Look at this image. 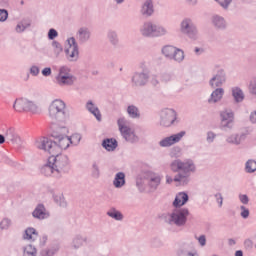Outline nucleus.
Wrapping results in <instances>:
<instances>
[{"instance_id": "f257e3e1", "label": "nucleus", "mask_w": 256, "mask_h": 256, "mask_svg": "<svg viewBox=\"0 0 256 256\" xmlns=\"http://www.w3.org/2000/svg\"><path fill=\"white\" fill-rule=\"evenodd\" d=\"M171 171L174 173H178L174 177L175 183L179 185H186L189 182V174L195 173L196 167L193 160H185L184 162L181 160H174L170 165ZM182 171V173H179Z\"/></svg>"}, {"instance_id": "f03ea898", "label": "nucleus", "mask_w": 256, "mask_h": 256, "mask_svg": "<svg viewBox=\"0 0 256 256\" xmlns=\"http://www.w3.org/2000/svg\"><path fill=\"white\" fill-rule=\"evenodd\" d=\"M67 169H69V158L63 154H58L48 158V165L43 168V171L45 175H51L53 171L65 173Z\"/></svg>"}, {"instance_id": "7ed1b4c3", "label": "nucleus", "mask_w": 256, "mask_h": 256, "mask_svg": "<svg viewBox=\"0 0 256 256\" xmlns=\"http://www.w3.org/2000/svg\"><path fill=\"white\" fill-rule=\"evenodd\" d=\"M13 109L16 113H31L32 115H39L41 113L39 102L23 97L17 98L14 101Z\"/></svg>"}, {"instance_id": "20e7f679", "label": "nucleus", "mask_w": 256, "mask_h": 256, "mask_svg": "<svg viewBox=\"0 0 256 256\" xmlns=\"http://www.w3.org/2000/svg\"><path fill=\"white\" fill-rule=\"evenodd\" d=\"M38 149H43L46 153H49L51 157H56L57 155H61L62 150L58 146L57 142L54 140L44 139L38 144Z\"/></svg>"}, {"instance_id": "39448f33", "label": "nucleus", "mask_w": 256, "mask_h": 256, "mask_svg": "<svg viewBox=\"0 0 256 256\" xmlns=\"http://www.w3.org/2000/svg\"><path fill=\"white\" fill-rule=\"evenodd\" d=\"M65 109H67V106L63 100L56 99L52 101L48 108V115L51 119H57L59 115L65 114Z\"/></svg>"}, {"instance_id": "423d86ee", "label": "nucleus", "mask_w": 256, "mask_h": 256, "mask_svg": "<svg viewBox=\"0 0 256 256\" xmlns=\"http://www.w3.org/2000/svg\"><path fill=\"white\" fill-rule=\"evenodd\" d=\"M118 127L122 137H124L126 141H130L131 143L135 142V140L137 139V136L135 135V132L133 131V129L129 127V124L126 122L125 119L123 118L118 119Z\"/></svg>"}, {"instance_id": "0eeeda50", "label": "nucleus", "mask_w": 256, "mask_h": 256, "mask_svg": "<svg viewBox=\"0 0 256 256\" xmlns=\"http://www.w3.org/2000/svg\"><path fill=\"white\" fill-rule=\"evenodd\" d=\"M177 121V113L173 109H165L161 113V122L160 124L163 127H171L173 123Z\"/></svg>"}, {"instance_id": "6e6552de", "label": "nucleus", "mask_w": 256, "mask_h": 256, "mask_svg": "<svg viewBox=\"0 0 256 256\" xmlns=\"http://www.w3.org/2000/svg\"><path fill=\"white\" fill-rule=\"evenodd\" d=\"M65 52L70 61H76L77 57H79V49L77 48L75 38H69L67 40Z\"/></svg>"}, {"instance_id": "1a4fd4ad", "label": "nucleus", "mask_w": 256, "mask_h": 256, "mask_svg": "<svg viewBox=\"0 0 256 256\" xmlns=\"http://www.w3.org/2000/svg\"><path fill=\"white\" fill-rule=\"evenodd\" d=\"M187 217H189L188 209L175 210L171 215V221L175 225H185L187 223Z\"/></svg>"}, {"instance_id": "9d476101", "label": "nucleus", "mask_w": 256, "mask_h": 256, "mask_svg": "<svg viewBox=\"0 0 256 256\" xmlns=\"http://www.w3.org/2000/svg\"><path fill=\"white\" fill-rule=\"evenodd\" d=\"M165 33H167V30H165V28H157V26H154L151 23H146L142 30V35H145L146 37H149V35H155L157 37L159 35H165Z\"/></svg>"}, {"instance_id": "9b49d317", "label": "nucleus", "mask_w": 256, "mask_h": 256, "mask_svg": "<svg viewBox=\"0 0 256 256\" xmlns=\"http://www.w3.org/2000/svg\"><path fill=\"white\" fill-rule=\"evenodd\" d=\"M185 137V131H181L178 134H174L172 136L166 137L160 141V147H171V145H175V143H179Z\"/></svg>"}, {"instance_id": "f8f14e48", "label": "nucleus", "mask_w": 256, "mask_h": 256, "mask_svg": "<svg viewBox=\"0 0 256 256\" xmlns=\"http://www.w3.org/2000/svg\"><path fill=\"white\" fill-rule=\"evenodd\" d=\"M220 119L224 127H230L233 121H235V114L231 110H224L220 113Z\"/></svg>"}, {"instance_id": "ddd939ff", "label": "nucleus", "mask_w": 256, "mask_h": 256, "mask_svg": "<svg viewBox=\"0 0 256 256\" xmlns=\"http://www.w3.org/2000/svg\"><path fill=\"white\" fill-rule=\"evenodd\" d=\"M54 141H56V144L60 148V151L69 149V146L71 145V138L66 135H56L54 136Z\"/></svg>"}, {"instance_id": "4468645a", "label": "nucleus", "mask_w": 256, "mask_h": 256, "mask_svg": "<svg viewBox=\"0 0 256 256\" xmlns=\"http://www.w3.org/2000/svg\"><path fill=\"white\" fill-rule=\"evenodd\" d=\"M182 31L183 33H187L189 37H193V35L197 33L195 26L189 20H184L182 22Z\"/></svg>"}, {"instance_id": "2eb2a0df", "label": "nucleus", "mask_w": 256, "mask_h": 256, "mask_svg": "<svg viewBox=\"0 0 256 256\" xmlns=\"http://www.w3.org/2000/svg\"><path fill=\"white\" fill-rule=\"evenodd\" d=\"M187 201H189V196L187 193L180 192L176 195L173 205L174 207H183Z\"/></svg>"}, {"instance_id": "dca6fc26", "label": "nucleus", "mask_w": 256, "mask_h": 256, "mask_svg": "<svg viewBox=\"0 0 256 256\" xmlns=\"http://www.w3.org/2000/svg\"><path fill=\"white\" fill-rule=\"evenodd\" d=\"M232 97L234 98V101L236 103H241L243 99H245V94L243 93V90L239 87L232 88Z\"/></svg>"}, {"instance_id": "f3484780", "label": "nucleus", "mask_w": 256, "mask_h": 256, "mask_svg": "<svg viewBox=\"0 0 256 256\" xmlns=\"http://www.w3.org/2000/svg\"><path fill=\"white\" fill-rule=\"evenodd\" d=\"M224 93H225V91L223 90V88L216 89L215 91L212 92L209 102L217 103V101H221V99H223Z\"/></svg>"}, {"instance_id": "a211bd4d", "label": "nucleus", "mask_w": 256, "mask_h": 256, "mask_svg": "<svg viewBox=\"0 0 256 256\" xmlns=\"http://www.w3.org/2000/svg\"><path fill=\"white\" fill-rule=\"evenodd\" d=\"M225 83V76H223V73L221 72L220 75H216L210 80L211 87H221Z\"/></svg>"}, {"instance_id": "6ab92c4d", "label": "nucleus", "mask_w": 256, "mask_h": 256, "mask_svg": "<svg viewBox=\"0 0 256 256\" xmlns=\"http://www.w3.org/2000/svg\"><path fill=\"white\" fill-rule=\"evenodd\" d=\"M56 81L58 85H73L75 78L73 76H57Z\"/></svg>"}, {"instance_id": "aec40b11", "label": "nucleus", "mask_w": 256, "mask_h": 256, "mask_svg": "<svg viewBox=\"0 0 256 256\" xmlns=\"http://www.w3.org/2000/svg\"><path fill=\"white\" fill-rule=\"evenodd\" d=\"M142 15H153V1L146 0L142 6Z\"/></svg>"}, {"instance_id": "412c9836", "label": "nucleus", "mask_w": 256, "mask_h": 256, "mask_svg": "<svg viewBox=\"0 0 256 256\" xmlns=\"http://www.w3.org/2000/svg\"><path fill=\"white\" fill-rule=\"evenodd\" d=\"M33 217H36V219H45L47 217L45 207L43 205H38V207L33 212Z\"/></svg>"}, {"instance_id": "4be33fe9", "label": "nucleus", "mask_w": 256, "mask_h": 256, "mask_svg": "<svg viewBox=\"0 0 256 256\" xmlns=\"http://www.w3.org/2000/svg\"><path fill=\"white\" fill-rule=\"evenodd\" d=\"M87 109L90 111V113H93V115L96 117L97 121H101V112L99 111V108L95 107L93 102L87 103Z\"/></svg>"}, {"instance_id": "5701e85b", "label": "nucleus", "mask_w": 256, "mask_h": 256, "mask_svg": "<svg viewBox=\"0 0 256 256\" xmlns=\"http://www.w3.org/2000/svg\"><path fill=\"white\" fill-rule=\"evenodd\" d=\"M39 237L37 230L35 228H27L25 231L24 239L35 241Z\"/></svg>"}, {"instance_id": "b1692460", "label": "nucleus", "mask_w": 256, "mask_h": 256, "mask_svg": "<svg viewBox=\"0 0 256 256\" xmlns=\"http://www.w3.org/2000/svg\"><path fill=\"white\" fill-rule=\"evenodd\" d=\"M6 139L8 141H11V143H17L18 141H21V137H19V134L13 130H8L6 132Z\"/></svg>"}, {"instance_id": "393cba45", "label": "nucleus", "mask_w": 256, "mask_h": 256, "mask_svg": "<svg viewBox=\"0 0 256 256\" xmlns=\"http://www.w3.org/2000/svg\"><path fill=\"white\" fill-rule=\"evenodd\" d=\"M125 185V174L122 172H119L116 174L114 179V187H123Z\"/></svg>"}, {"instance_id": "a878e982", "label": "nucleus", "mask_w": 256, "mask_h": 256, "mask_svg": "<svg viewBox=\"0 0 256 256\" xmlns=\"http://www.w3.org/2000/svg\"><path fill=\"white\" fill-rule=\"evenodd\" d=\"M103 147H105L107 151H114V149H117V140L115 139L104 140Z\"/></svg>"}, {"instance_id": "bb28decb", "label": "nucleus", "mask_w": 256, "mask_h": 256, "mask_svg": "<svg viewBox=\"0 0 256 256\" xmlns=\"http://www.w3.org/2000/svg\"><path fill=\"white\" fill-rule=\"evenodd\" d=\"M133 81H134V83H136V85H145V83H147V75H145V74H136L133 77Z\"/></svg>"}, {"instance_id": "cd10ccee", "label": "nucleus", "mask_w": 256, "mask_h": 256, "mask_svg": "<svg viewBox=\"0 0 256 256\" xmlns=\"http://www.w3.org/2000/svg\"><path fill=\"white\" fill-rule=\"evenodd\" d=\"M175 51H176V48L173 46H166L162 49L163 55H165V57H168L169 59H173V55Z\"/></svg>"}, {"instance_id": "c85d7f7f", "label": "nucleus", "mask_w": 256, "mask_h": 256, "mask_svg": "<svg viewBox=\"0 0 256 256\" xmlns=\"http://www.w3.org/2000/svg\"><path fill=\"white\" fill-rule=\"evenodd\" d=\"M172 59H174V61H183V59H185V54L181 49L176 48V51L172 56Z\"/></svg>"}, {"instance_id": "c756f323", "label": "nucleus", "mask_w": 256, "mask_h": 256, "mask_svg": "<svg viewBox=\"0 0 256 256\" xmlns=\"http://www.w3.org/2000/svg\"><path fill=\"white\" fill-rule=\"evenodd\" d=\"M127 111H128V115H130V117H132L133 119H135L136 117H139V109H137V107L129 106Z\"/></svg>"}, {"instance_id": "7c9ffc66", "label": "nucleus", "mask_w": 256, "mask_h": 256, "mask_svg": "<svg viewBox=\"0 0 256 256\" xmlns=\"http://www.w3.org/2000/svg\"><path fill=\"white\" fill-rule=\"evenodd\" d=\"M246 171L247 173H254V171H256V162L253 160H249L246 163Z\"/></svg>"}, {"instance_id": "2f4dec72", "label": "nucleus", "mask_w": 256, "mask_h": 256, "mask_svg": "<svg viewBox=\"0 0 256 256\" xmlns=\"http://www.w3.org/2000/svg\"><path fill=\"white\" fill-rule=\"evenodd\" d=\"M109 217H112L113 219H116L117 221H121L123 219V214L121 212L116 210H111L108 212Z\"/></svg>"}, {"instance_id": "473e14b6", "label": "nucleus", "mask_w": 256, "mask_h": 256, "mask_svg": "<svg viewBox=\"0 0 256 256\" xmlns=\"http://www.w3.org/2000/svg\"><path fill=\"white\" fill-rule=\"evenodd\" d=\"M69 76H72L71 75V70L67 67H61L60 68V71H59V74H58V77H69Z\"/></svg>"}, {"instance_id": "72a5a7b5", "label": "nucleus", "mask_w": 256, "mask_h": 256, "mask_svg": "<svg viewBox=\"0 0 256 256\" xmlns=\"http://www.w3.org/2000/svg\"><path fill=\"white\" fill-rule=\"evenodd\" d=\"M78 33L81 41H85L86 39H89V31H87V29L81 28Z\"/></svg>"}, {"instance_id": "f704fd0d", "label": "nucleus", "mask_w": 256, "mask_h": 256, "mask_svg": "<svg viewBox=\"0 0 256 256\" xmlns=\"http://www.w3.org/2000/svg\"><path fill=\"white\" fill-rule=\"evenodd\" d=\"M24 253H26V255L35 256L37 254V249H35V247H33L31 245H28L25 247Z\"/></svg>"}, {"instance_id": "c9c22d12", "label": "nucleus", "mask_w": 256, "mask_h": 256, "mask_svg": "<svg viewBox=\"0 0 256 256\" xmlns=\"http://www.w3.org/2000/svg\"><path fill=\"white\" fill-rule=\"evenodd\" d=\"M214 24L216 25V27H219V28L225 27V20L222 17L215 16Z\"/></svg>"}, {"instance_id": "e433bc0d", "label": "nucleus", "mask_w": 256, "mask_h": 256, "mask_svg": "<svg viewBox=\"0 0 256 256\" xmlns=\"http://www.w3.org/2000/svg\"><path fill=\"white\" fill-rule=\"evenodd\" d=\"M159 183H161V177L159 176H154L150 179V185L151 187H158Z\"/></svg>"}, {"instance_id": "4c0bfd02", "label": "nucleus", "mask_w": 256, "mask_h": 256, "mask_svg": "<svg viewBox=\"0 0 256 256\" xmlns=\"http://www.w3.org/2000/svg\"><path fill=\"white\" fill-rule=\"evenodd\" d=\"M71 141V145H77L79 141H81V135L79 134H74L71 137H69Z\"/></svg>"}, {"instance_id": "58836bf2", "label": "nucleus", "mask_w": 256, "mask_h": 256, "mask_svg": "<svg viewBox=\"0 0 256 256\" xmlns=\"http://www.w3.org/2000/svg\"><path fill=\"white\" fill-rule=\"evenodd\" d=\"M216 1L217 3H219L221 7H223L224 9H227L229 5H231V1L233 0H216Z\"/></svg>"}, {"instance_id": "ea45409f", "label": "nucleus", "mask_w": 256, "mask_h": 256, "mask_svg": "<svg viewBox=\"0 0 256 256\" xmlns=\"http://www.w3.org/2000/svg\"><path fill=\"white\" fill-rule=\"evenodd\" d=\"M9 13L5 9H0V21H7Z\"/></svg>"}, {"instance_id": "a19ab883", "label": "nucleus", "mask_w": 256, "mask_h": 256, "mask_svg": "<svg viewBox=\"0 0 256 256\" xmlns=\"http://www.w3.org/2000/svg\"><path fill=\"white\" fill-rule=\"evenodd\" d=\"M228 142L238 145V143H241V138H239V136H231L230 138H228Z\"/></svg>"}, {"instance_id": "79ce46f5", "label": "nucleus", "mask_w": 256, "mask_h": 256, "mask_svg": "<svg viewBox=\"0 0 256 256\" xmlns=\"http://www.w3.org/2000/svg\"><path fill=\"white\" fill-rule=\"evenodd\" d=\"M9 225H11V221H9V219H4L0 223L1 229H7V227H9Z\"/></svg>"}, {"instance_id": "37998d69", "label": "nucleus", "mask_w": 256, "mask_h": 256, "mask_svg": "<svg viewBox=\"0 0 256 256\" xmlns=\"http://www.w3.org/2000/svg\"><path fill=\"white\" fill-rule=\"evenodd\" d=\"M30 73H31V75H34V76L39 75V67H37V66H32V67L30 68Z\"/></svg>"}, {"instance_id": "c03bdc74", "label": "nucleus", "mask_w": 256, "mask_h": 256, "mask_svg": "<svg viewBox=\"0 0 256 256\" xmlns=\"http://www.w3.org/2000/svg\"><path fill=\"white\" fill-rule=\"evenodd\" d=\"M49 39H55L57 37V31L55 29H50L48 33Z\"/></svg>"}, {"instance_id": "a18cd8bd", "label": "nucleus", "mask_w": 256, "mask_h": 256, "mask_svg": "<svg viewBox=\"0 0 256 256\" xmlns=\"http://www.w3.org/2000/svg\"><path fill=\"white\" fill-rule=\"evenodd\" d=\"M241 209L243 210L241 212V216L244 218V219H247V217H249V210L248 209H245V206H242Z\"/></svg>"}, {"instance_id": "49530a36", "label": "nucleus", "mask_w": 256, "mask_h": 256, "mask_svg": "<svg viewBox=\"0 0 256 256\" xmlns=\"http://www.w3.org/2000/svg\"><path fill=\"white\" fill-rule=\"evenodd\" d=\"M240 201L241 203H243L244 205H247L249 203V198L247 197V195H241L240 196Z\"/></svg>"}, {"instance_id": "de8ad7c7", "label": "nucleus", "mask_w": 256, "mask_h": 256, "mask_svg": "<svg viewBox=\"0 0 256 256\" xmlns=\"http://www.w3.org/2000/svg\"><path fill=\"white\" fill-rule=\"evenodd\" d=\"M42 75H44V77H49V75H51V68H44L42 70Z\"/></svg>"}, {"instance_id": "09e8293b", "label": "nucleus", "mask_w": 256, "mask_h": 256, "mask_svg": "<svg viewBox=\"0 0 256 256\" xmlns=\"http://www.w3.org/2000/svg\"><path fill=\"white\" fill-rule=\"evenodd\" d=\"M198 242L200 243V245H202V247L205 245V243H207V240L205 239V236H200L198 238Z\"/></svg>"}, {"instance_id": "8fccbe9b", "label": "nucleus", "mask_w": 256, "mask_h": 256, "mask_svg": "<svg viewBox=\"0 0 256 256\" xmlns=\"http://www.w3.org/2000/svg\"><path fill=\"white\" fill-rule=\"evenodd\" d=\"M16 31L17 33H22V31H25V27L23 26V24H18L16 26Z\"/></svg>"}, {"instance_id": "3c124183", "label": "nucleus", "mask_w": 256, "mask_h": 256, "mask_svg": "<svg viewBox=\"0 0 256 256\" xmlns=\"http://www.w3.org/2000/svg\"><path fill=\"white\" fill-rule=\"evenodd\" d=\"M216 198L219 203V206L221 207V205H223V196H221V194H217Z\"/></svg>"}, {"instance_id": "603ef678", "label": "nucleus", "mask_w": 256, "mask_h": 256, "mask_svg": "<svg viewBox=\"0 0 256 256\" xmlns=\"http://www.w3.org/2000/svg\"><path fill=\"white\" fill-rule=\"evenodd\" d=\"M250 121L252 123H256V111L250 115Z\"/></svg>"}, {"instance_id": "864d4df0", "label": "nucleus", "mask_w": 256, "mask_h": 256, "mask_svg": "<svg viewBox=\"0 0 256 256\" xmlns=\"http://www.w3.org/2000/svg\"><path fill=\"white\" fill-rule=\"evenodd\" d=\"M250 91L253 95H256V84L250 86Z\"/></svg>"}, {"instance_id": "5fc2aeb1", "label": "nucleus", "mask_w": 256, "mask_h": 256, "mask_svg": "<svg viewBox=\"0 0 256 256\" xmlns=\"http://www.w3.org/2000/svg\"><path fill=\"white\" fill-rule=\"evenodd\" d=\"M213 139H215V134L213 133H208V141H213Z\"/></svg>"}, {"instance_id": "6e6d98bb", "label": "nucleus", "mask_w": 256, "mask_h": 256, "mask_svg": "<svg viewBox=\"0 0 256 256\" xmlns=\"http://www.w3.org/2000/svg\"><path fill=\"white\" fill-rule=\"evenodd\" d=\"M166 183L168 184L173 183V178H171L170 176H166Z\"/></svg>"}, {"instance_id": "4d7b16f0", "label": "nucleus", "mask_w": 256, "mask_h": 256, "mask_svg": "<svg viewBox=\"0 0 256 256\" xmlns=\"http://www.w3.org/2000/svg\"><path fill=\"white\" fill-rule=\"evenodd\" d=\"M5 143V136L0 134V145H3Z\"/></svg>"}, {"instance_id": "13d9d810", "label": "nucleus", "mask_w": 256, "mask_h": 256, "mask_svg": "<svg viewBox=\"0 0 256 256\" xmlns=\"http://www.w3.org/2000/svg\"><path fill=\"white\" fill-rule=\"evenodd\" d=\"M235 256H243V251L241 250L236 251Z\"/></svg>"}, {"instance_id": "bf43d9fd", "label": "nucleus", "mask_w": 256, "mask_h": 256, "mask_svg": "<svg viewBox=\"0 0 256 256\" xmlns=\"http://www.w3.org/2000/svg\"><path fill=\"white\" fill-rule=\"evenodd\" d=\"M229 244H230V245H235V240L230 239V240H229Z\"/></svg>"}, {"instance_id": "052dcab7", "label": "nucleus", "mask_w": 256, "mask_h": 256, "mask_svg": "<svg viewBox=\"0 0 256 256\" xmlns=\"http://www.w3.org/2000/svg\"><path fill=\"white\" fill-rule=\"evenodd\" d=\"M189 3H195L196 0H187Z\"/></svg>"}, {"instance_id": "680f3d73", "label": "nucleus", "mask_w": 256, "mask_h": 256, "mask_svg": "<svg viewBox=\"0 0 256 256\" xmlns=\"http://www.w3.org/2000/svg\"><path fill=\"white\" fill-rule=\"evenodd\" d=\"M93 167H94V169H95V171H96V173H97V171H98L97 165H94Z\"/></svg>"}, {"instance_id": "e2e57ef3", "label": "nucleus", "mask_w": 256, "mask_h": 256, "mask_svg": "<svg viewBox=\"0 0 256 256\" xmlns=\"http://www.w3.org/2000/svg\"><path fill=\"white\" fill-rule=\"evenodd\" d=\"M117 3H123V0H117Z\"/></svg>"}, {"instance_id": "0e129e2a", "label": "nucleus", "mask_w": 256, "mask_h": 256, "mask_svg": "<svg viewBox=\"0 0 256 256\" xmlns=\"http://www.w3.org/2000/svg\"><path fill=\"white\" fill-rule=\"evenodd\" d=\"M195 52H196V53H199V48H196V49H195Z\"/></svg>"}, {"instance_id": "69168bd1", "label": "nucleus", "mask_w": 256, "mask_h": 256, "mask_svg": "<svg viewBox=\"0 0 256 256\" xmlns=\"http://www.w3.org/2000/svg\"><path fill=\"white\" fill-rule=\"evenodd\" d=\"M23 3H24V2L22 1V2H21V5H23Z\"/></svg>"}]
</instances>
